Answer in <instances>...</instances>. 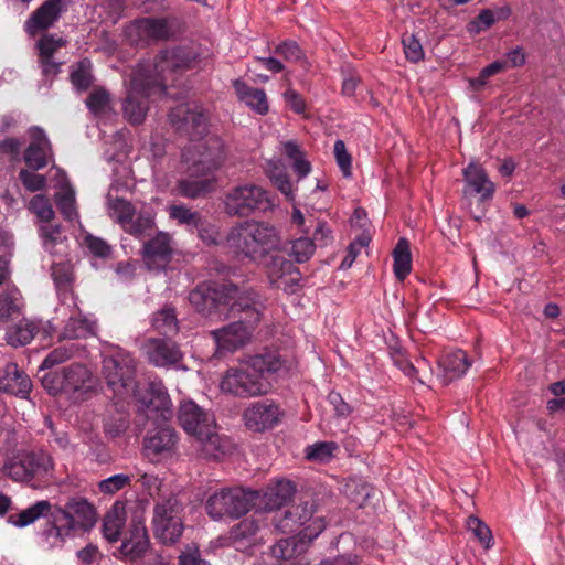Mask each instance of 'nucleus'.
I'll use <instances>...</instances> for the list:
<instances>
[{
    "label": "nucleus",
    "mask_w": 565,
    "mask_h": 565,
    "mask_svg": "<svg viewBox=\"0 0 565 565\" xmlns=\"http://www.w3.org/2000/svg\"><path fill=\"white\" fill-rule=\"evenodd\" d=\"M286 361L276 351L248 356L236 367L228 369L221 381V390L241 398L265 395L270 391L266 374L281 370Z\"/></svg>",
    "instance_id": "nucleus-1"
},
{
    "label": "nucleus",
    "mask_w": 565,
    "mask_h": 565,
    "mask_svg": "<svg viewBox=\"0 0 565 565\" xmlns=\"http://www.w3.org/2000/svg\"><path fill=\"white\" fill-rule=\"evenodd\" d=\"M225 246L236 258L258 263L281 250V238L273 225L245 221L230 228Z\"/></svg>",
    "instance_id": "nucleus-2"
},
{
    "label": "nucleus",
    "mask_w": 565,
    "mask_h": 565,
    "mask_svg": "<svg viewBox=\"0 0 565 565\" xmlns=\"http://www.w3.org/2000/svg\"><path fill=\"white\" fill-rule=\"evenodd\" d=\"M263 305L256 292H247L238 298L228 308V312L221 319H235L223 328L211 331L220 350L234 352L244 347L250 339L252 331L262 319Z\"/></svg>",
    "instance_id": "nucleus-3"
},
{
    "label": "nucleus",
    "mask_w": 565,
    "mask_h": 565,
    "mask_svg": "<svg viewBox=\"0 0 565 565\" xmlns=\"http://www.w3.org/2000/svg\"><path fill=\"white\" fill-rule=\"evenodd\" d=\"M178 420L182 428L194 436L198 451L205 459H216L225 452L221 436L215 431V419L193 401H184L178 411Z\"/></svg>",
    "instance_id": "nucleus-4"
},
{
    "label": "nucleus",
    "mask_w": 565,
    "mask_h": 565,
    "mask_svg": "<svg viewBox=\"0 0 565 565\" xmlns=\"http://www.w3.org/2000/svg\"><path fill=\"white\" fill-rule=\"evenodd\" d=\"M253 290H241L232 282L203 281L189 294V301L194 310L206 318L221 319L238 298Z\"/></svg>",
    "instance_id": "nucleus-5"
},
{
    "label": "nucleus",
    "mask_w": 565,
    "mask_h": 565,
    "mask_svg": "<svg viewBox=\"0 0 565 565\" xmlns=\"http://www.w3.org/2000/svg\"><path fill=\"white\" fill-rule=\"evenodd\" d=\"M151 77V67L137 65L131 74L127 96L122 102L124 117L131 125L143 122L149 109V98L162 95L161 82H148Z\"/></svg>",
    "instance_id": "nucleus-6"
},
{
    "label": "nucleus",
    "mask_w": 565,
    "mask_h": 565,
    "mask_svg": "<svg viewBox=\"0 0 565 565\" xmlns=\"http://www.w3.org/2000/svg\"><path fill=\"white\" fill-rule=\"evenodd\" d=\"M223 212L230 217H249L273 209L269 193L254 183H242L230 188L222 198Z\"/></svg>",
    "instance_id": "nucleus-7"
},
{
    "label": "nucleus",
    "mask_w": 565,
    "mask_h": 565,
    "mask_svg": "<svg viewBox=\"0 0 565 565\" xmlns=\"http://www.w3.org/2000/svg\"><path fill=\"white\" fill-rule=\"evenodd\" d=\"M97 521V513L92 503L83 497H72L64 507L54 505L51 512L52 527L49 535L64 541V536L76 527L90 530Z\"/></svg>",
    "instance_id": "nucleus-8"
},
{
    "label": "nucleus",
    "mask_w": 565,
    "mask_h": 565,
    "mask_svg": "<svg viewBox=\"0 0 565 565\" xmlns=\"http://www.w3.org/2000/svg\"><path fill=\"white\" fill-rule=\"evenodd\" d=\"M258 499V491L243 488L222 489L207 499L206 511L214 520H220L224 516L238 519L257 505Z\"/></svg>",
    "instance_id": "nucleus-9"
},
{
    "label": "nucleus",
    "mask_w": 565,
    "mask_h": 565,
    "mask_svg": "<svg viewBox=\"0 0 565 565\" xmlns=\"http://www.w3.org/2000/svg\"><path fill=\"white\" fill-rule=\"evenodd\" d=\"M226 160L225 143L218 136H210L182 151V162L191 164L193 173L213 175Z\"/></svg>",
    "instance_id": "nucleus-10"
},
{
    "label": "nucleus",
    "mask_w": 565,
    "mask_h": 565,
    "mask_svg": "<svg viewBox=\"0 0 565 565\" xmlns=\"http://www.w3.org/2000/svg\"><path fill=\"white\" fill-rule=\"evenodd\" d=\"M195 55L188 49L173 47L161 50L154 57L153 64L139 63L151 67V77L148 82H161L162 95L167 93L168 84H173L179 74L192 67Z\"/></svg>",
    "instance_id": "nucleus-11"
},
{
    "label": "nucleus",
    "mask_w": 565,
    "mask_h": 565,
    "mask_svg": "<svg viewBox=\"0 0 565 565\" xmlns=\"http://www.w3.org/2000/svg\"><path fill=\"white\" fill-rule=\"evenodd\" d=\"M102 364V373L114 393L120 394L130 386L136 373V361L129 352L118 349L105 354Z\"/></svg>",
    "instance_id": "nucleus-12"
},
{
    "label": "nucleus",
    "mask_w": 565,
    "mask_h": 565,
    "mask_svg": "<svg viewBox=\"0 0 565 565\" xmlns=\"http://www.w3.org/2000/svg\"><path fill=\"white\" fill-rule=\"evenodd\" d=\"M169 121L177 131L194 139L207 131L209 116L200 104L191 102L173 107Z\"/></svg>",
    "instance_id": "nucleus-13"
},
{
    "label": "nucleus",
    "mask_w": 565,
    "mask_h": 565,
    "mask_svg": "<svg viewBox=\"0 0 565 565\" xmlns=\"http://www.w3.org/2000/svg\"><path fill=\"white\" fill-rule=\"evenodd\" d=\"M52 468V459L46 452H30L4 465V472L14 481L26 482L43 477Z\"/></svg>",
    "instance_id": "nucleus-14"
},
{
    "label": "nucleus",
    "mask_w": 565,
    "mask_h": 565,
    "mask_svg": "<svg viewBox=\"0 0 565 565\" xmlns=\"http://www.w3.org/2000/svg\"><path fill=\"white\" fill-rule=\"evenodd\" d=\"M264 262L265 274L273 287L289 291L300 279V273L295 264L284 255L269 254Z\"/></svg>",
    "instance_id": "nucleus-15"
},
{
    "label": "nucleus",
    "mask_w": 565,
    "mask_h": 565,
    "mask_svg": "<svg viewBox=\"0 0 565 565\" xmlns=\"http://www.w3.org/2000/svg\"><path fill=\"white\" fill-rule=\"evenodd\" d=\"M66 10V0H45L24 22V31L32 38L46 32Z\"/></svg>",
    "instance_id": "nucleus-16"
},
{
    "label": "nucleus",
    "mask_w": 565,
    "mask_h": 565,
    "mask_svg": "<svg viewBox=\"0 0 565 565\" xmlns=\"http://www.w3.org/2000/svg\"><path fill=\"white\" fill-rule=\"evenodd\" d=\"M143 349L148 361L157 367H171L179 364L183 353L179 344L170 338H150Z\"/></svg>",
    "instance_id": "nucleus-17"
},
{
    "label": "nucleus",
    "mask_w": 565,
    "mask_h": 565,
    "mask_svg": "<svg viewBox=\"0 0 565 565\" xmlns=\"http://www.w3.org/2000/svg\"><path fill=\"white\" fill-rule=\"evenodd\" d=\"M284 413L275 403L256 402L244 411L243 418L247 428L264 431L276 426Z\"/></svg>",
    "instance_id": "nucleus-18"
},
{
    "label": "nucleus",
    "mask_w": 565,
    "mask_h": 565,
    "mask_svg": "<svg viewBox=\"0 0 565 565\" xmlns=\"http://www.w3.org/2000/svg\"><path fill=\"white\" fill-rule=\"evenodd\" d=\"M30 376L15 362L0 367V392L26 399L32 391Z\"/></svg>",
    "instance_id": "nucleus-19"
},
{
    "label": "nucleus",
    "mask_w": 565,
    "mask_h": 565,
    "mask_svg": "<svg viewBox=\"0 0 565 565\" xmlns=\"http://www.w3.org/2000/svg\"><path fill=\"white\" fill-rule=\"evenodd\" d=\"M185 177L180 178L177 181L178 194L196 200L205 198L216 189V178L214 175H204L203 173H193L191 171V164H186Z\"/></svg>",
    "instance_id": "nucleus-20"
},
{
    "label": "nucleus",
    "mask_w": 565,
    "mask_h": 565,
    "mask_svg": "<svg viewBox=\"0 0 565 565\" xmlns=\"http://www.w3.org/2000/svg\"><path fill=\"white\" fill-rule=\"evenodd\" d=\"M313 512V505L309 502L292 505L285 510L282 514H276L274 516L273 523L275 530L286 534L302 532L300 527L311 521ZM308 529L309 526L306 527L303 532L307 533Z\"/></svg>",
    "instance_id": "nucleus-21"
},
{
    "label": "nucleus",
    "mask_w": 565,
    "mask_h": 565,
    "mask_svg": "<svg viewBox=\"0 0 565 565\" xmlns=\"http://www.w3.org/2000/svg\"><path fill=\"white\" fill-rule=\"evenodd\" d=\"M31 142L23 153V160L29 169L33 171L41 170L49 164L52 156V147L44 130L40 127L30 129Z\"/></svg>",
    "instance_id": "nucleus-22"
},
{
    "label": "nucleus",
    "mask_w": 565,
    "mask_h": 565,
    "mask_svg": "<svg viewBox=\"0 0 565 565\" xmlns=\"http://www.w3.org/2000/svg\"><path fill=\"white\" fill-rule=\"evenodd\" d=\"M64 392L77 394L84 397L96 387V379L93 373L79 363H73L64 367Z\"/></svg>",
    "instance_id": "nucleus-23"
},
{
    "label": "nucleus",
    "mask_w": 565,
    "mask_h": 565,
    "mask_svg": "<svg viewBox=\"0 0 565 565\" xmlns=\"http://www.w3.org/2000/svg\"><path fill=\"white\" fill-rule=\"evenodd\" d=\"M150 542L143 520L134 516L129 524L128 537L120 546V552L130 559L141 557L149 548Z\"/></svg>",
    "instance_id": "nucleus-24"
},
{
    "label": "nucleus",
    "mask_w": 565,
    "mask_h": 565,
    "mask_svg": "<svg viewBox=\"0 0 565 565\" xmlns=\"http://www.w3.org/2000/svg\"><path fill=\"white\" fill-rule=\"evenodd\" d=\"M135 34L138 41H164L171 35L168 20L164 18H142L136 20L129 29V35Z\"/></svg>",
    "instance_id": "nucleus-25"
},
{
    "label": "nucleus",
    "mask_w": 565,
    "mask_h": 565,
    "mask_svg": "<svg viewBox=\"0 0 565 565\" xmlns=\"http://www.w3.org/2000/svg\"><path fill=\"white\" fill-rule=\"evenodd\" d=\"M135 396L148 418L151 417V413H157L163 418L171 415V401L168 393L154 384H150L143 393L136 391Z\"/></svg>",
    "instance_id": "nucleus-26"
},
{
    "label": "nucleus",
    "mask_w": 565,
    "mask_h": 565,
    "mask_svg": "<svg viewBox=\"0 0 565 565\" xmlns=\"http://www.w3.org/2000/svg\"><path fill=\"white\" fill-rule=\"evenodd\" d=\"M317 535L318 532L315 534L299 532L297 535L280 539L276 542V544L271 546V555L277 559L290 561L305 553L309 546V543Z\"/></svg>",
    "instance_id": "nucleus-27"
},
{
    "label": "nucleus",
    "mask_w": 565,
    "mask_h": 565,
    "mask_svg": "<svg viewBox=\"0 0 565 565\" xmlns=\"http://www.w3.org/2000/svg\"><path fill=\"white\" fill-rule=\"evenodd\" d=\"M463 177L467 185L470 188V192L468 193H479L481 201L490 200L494 193V184L491 182L484 171L480 166L470 163L463 170Z\"/></svg>",
    "instance_id": "nucleus-28"
},
{
    "label": "nucleus",
    "mask_w": 565,
    "mask_h": 565,
    "mask_svg": "<svg viewBox=\"0 0 565 565\" xmlns=\"http://www.w3.org/2000/svg\"><path fill=\"white\" fill-rule=\"evenodd\" d=\"M294 493L295 488L290 481H279L259 493L257 504L259 503L265 510H278L291 499Z\"/></svg>",
    "instance_id": "nucleus-29"
},
{
    "label": "nucleus",
    "mask_w": 565,
    "mask_h": 565,
    "mask_svg": "<svg viewBox=\"0 0 565 565\" xmlns=\"http://www.w3.org/2000/svg\"><path fill=\"white\" fill-rule=\"evenodd\" d=\"M126 519L125 504L120 501L115 502L103 521V533L108 542L115 543L119 540Z\"/></svg>",
    "instance_id": "nucleus-30"
},
{
    "label": "nucleus",
    "mask_w": 565,
    "mask_h": 565,
    "mask_svg": "<svg viewBox=\"0 0 565 565\" xmlns=\"http://www.w3.org/2000/svg\"><path fill=\"white\" fill-rule=\"evenodd\" d=\"M233 87L239 100L260 115L268 111V103L264 89L253 88L241 79L233 82Z\"/></svg>",
    "instance_id": "nucleus-31"
},
{
    "label": "nucleus",
    "mask_w": 565,
    "mask_h": 565,
    "mask_svg": "<svg viewBox=\"0 0 565 565\" xmlns=\"http://www.w3.org/2000/svg\"><path fill=\"white\" fill-rule=\"evenodd\" d=\"M178 441L174 429L164 427L159 429L154 435L146 437L143 440L145 449L149 455L159 456L171 452Z\"/></svg>",
    "instance_id": "nucleus-32"
},
{
    "label": "nucleus",
    "mask_w": 565,
    "mask_h": 565,
    "mask_svg": "<svg viewBox=\"0 0 565 565\" xmlns=\"http://www.w3.org/2000/svg\"><path fill=\"white\" fill-rule=\"evenodd\" d=\"M440 366L444 369L445 377L450 382L465 375L471 366V361L465 351L456 350L443 358Z\"/></svg>",
    "instance_id": "nucleus-33"
},
{
    "label": "nucleus",
    "mask_w": 565,
    "mask_h": 565,
    "mask_svg": "<svg viewBox=\"0 0 565 565\" xmlns=\"http://www.w3.org/2000/svg\"><path fill=\"white\" fill-rule=\"evenodd\" d=\"M38 331L39 327L35 322L22 319L7 330L6 339L13 348L24 347L34 339Z\"/></svg>",
    "instance_id": "nucleus-34"
},
{
    "label": "nucleus",
    "mask_w": 565,
    "mask_h": 565,
    "mask_svg": "<svg viewBox=\"0 0 565 565\" xmlns=\"http://www.w3.org/2000/svg\"><path fill=\"white\" fill-rule=\"evenodd\" d=\"M151 322L156 331L168 338L175 335L180 330L177 311L172 305H164L156 311Z\"/></svg>",
    "instance_id": "nucleus-35"
},
{
    "label": "nucleus",
    "mask_w": 565,
    "mask_h": 565,
    "mask_svg": "<svg viewBox=\"0 0 565 565\" xmlns=\"http://www.w3.org/2000/svg\"><path fill=\"white\" fill-rule=\"evenodd\" d=\"M328 231L324 230V226L319 224L315 230L313 239L308 237H300L295 239L291 243V248L289 254L295 257L297 263L307 262L315 252L316 245L315 241H322L327 237Z\"/></svg>",
    "instance_id": "nucleus-36"
},
{
    "label": "nucleus",
    "mask_w": 565,
    "mask_h": 565,
    "mask_svg": "<svg viewBox=\"0 0 565 565\" xmlns=\"http://www.w3.org/2000/svg\"><path fill=\"white\" fill-rule=\"evenodd\" d=\"M153 534L157 540L163 544L175 543L183 533V523L181 518L163 519L162 523L152 520Z\"/></svg>",
    "instance_id": "nucleus-37"
},
{
    "label": "nucleus",
    "mask_w": 565,
    "mask_h": 565,
    "mask_svg": "<svg viewBox=\"0 0 565 565\" xmlns=\"http://www.w3.org/2000/svg\"><path fill=\"white\" fill-rule=\"evenodd\" d=\"M85 351V347L74 342H67L54 348L43 360L40 372L52 369L55 365L66 362L67 360L78 356Z\"/></svg>",
    "instance_id": "nucleus-38"
},
{
    "label": "nucleus",
    "mask_w": 565,
    "mask_h": 565,
    "mask_svg": "<svg viewBox=\"0 0 565 565\" xmlns=\"http://www.w3.org/2000/svg\"><path fill=\"white\" fill-rule=\"evenodd\" d=\"M96 323L86 317H71L64 326L60 338L67 340L86 339L95 334Z\"/></svg>",
    "instance_id": "nucleus-39"
},
{
    "label": "nucleus",
    "mask_w": 565,
    "mask_h": 565,
    "mask_svg": "<svg viewBox=\"0 0 565 565\" xmlns=\"http://www.w3.org/2000/svg\"><path fill=\"white\" fill-rule=\"evenodd\" d=\"M394 274L395 277L403 281L412 269V256L409 244L406 238H399L393 249Z\"/></svg>",
    "instance_id": "nucleus-40"
},
{
    "label": "nucleus",
    "mask_w": 565,
    "mask_h": 565,
    "mask_svg": "<svg viewBox=\"0 0 565 565\" xmlns=\"http://www.w3.org/2000/svg\"><path fill=\"white\" fill-rule=\"evenodd\" d=\"M379 492L367 482H362L355 489V505L362 509L366 519L375 516Z\"/></svg>",
    "instance_id": "nucleus-41"
},
{
    "label": "nucleus",
    "mask_w": 565,
    "mask_h": 565,
    "mask_svg": "<svg viewBox=\"0 0 565 565\" xmlns=\"http://www.w3.org/2000/svg\"><path fill=\"white\" fill-rule=\"evenodd\" d=\"M170 236L167 233L160 232L153 238L149 239L143 245V255L147 258L167 260L172 254L170 245Z\"/></svg>",
    "instance_id": "nucleus-42"
},
{
    "label": "nucleus",
    "mask_w": 565,
    "mask_h": 565,
    "mask_svg": "<svg viewBox=\"0 0 565 565\" xmlns=\"http://www.w3.org/2000/svg\"><path fill=\"white\" fill-rule=\"evenodd\" d=\"M22 308L21 294L17 288L0 292V320L8 321L20 315Z\"/></svg>",
    "instance_id": "nucleus-43"
},
{
    "label": "nucleus",
    "mask_w": 565,
    "mask_h": 565,
    "mask_svg": "<svg viewBox=\"0 0 565 565\" xmlns=\"http://www.w3.org/2000/svg\"><path fill=\"white\" fill-rule=\"evenodd\" d=\"M51 276L60 292H73L74 267L71 262L54 263L51 266Z\"/></svg>",
    "instance_id": "nucleus-44"
},
{
    "label": "nucleus",
    "mask_w": 565,
    "mask_h": 565,
    "mask_svg": "<svg viewBox=\"0 0 565 565\" xmlns=\"http://www.w3.org/2000/svg\"><path fill=\"white\" fill-rule=\"evenodd\" d=\"M54 507L46 501H38L33 505L29 507L25 510H22L18 515L17 520L13 522L17 526L23 527L32 524L41 516H49L51 519V512H53Z\"/></svg>",
    "instance_id": "nucleus-45"
},
{
    "label": "nucleus",
    "mask_w": 565,
    "mask_h": 565,
    "mask_svg": "<svg viewBox=\"0 0 565 565\" xmlns=\"http://www.w3.org/2000/svg\"><path fill=\"white\" fill-rule=\"evenodd\" d=\"M182 505L177 495L170 494L167 498L159 499L153 509V519L162 523L163 519L181 518Z\"/></svg>",
    "instance_id": "nucleus-46"
},
{
    "label": "nucleus",
    "mask_w": 565,
    "mask_h": 565,
    "mask_svg": "<svg viewBox=\"0 0 565 565\" xmlns=\"http://www.w3.org/2000/svg\"><path fill=\"white\" fill-rule=\"evenodd\" d=\"M338 445L334 441H317L305 450V458L312 462L327 463L334 457Z\"/></svg>",
    "instance_id": "nucleus-47"
},
{
    "label": "nucleus",
    "mask_w": 565,
    "mask_h": 565,
    "mask_svg": "<svg viewBox=\"0 0 565 565\" xmlns=\"http://www.w3.org/2000/svg\"><path fill=\"white\" fill-rule=\"evenodd\" d=\"M67 41L53 33H43L36 41L38 58H54V54L65 47Z\"/></svg>",
    "instance_id": "nucleus-48"
},
{
    "label": "nucleus",
    "mask_w": 565,
    "mask_h": 565,
    "mask_svg": "<svg viewBox=\"0 0 565 565\" xmlns=\"http://www.w3.org/2000/svg\"><path fill=\"white\" fill-rule=\"evenodd\" d=\"M156 227L154 216L150 212H140L126 225L125 231L138 238L150 236Z\"/></svg>",
    "instance_id": "nucleus-49"
},
{
    "label": "nucleus",
    "mask_w": 565,
    "mask_h": 565,
    "mask_svg": "<svg viewBox=\"0 0 565 565\" xmlns=\"http://www.w3.org/2000/svg\"><path fill=\"white\" fill-rule=\"evenodd\" d=\"M170 218L177 221L180 225H185L190 228L200 227L204 220L200 212L192 211L184 204H173L169 207Z\"/></svg>",
    "instance_id": "nucleus-50"
},
{
    "label": "nucleus",
    "mask_w": 565,
    "mask_h": 565,
    "mask_svg": "<svg viewBox=\"0 0 565 565\" xmlns=\"http://www.w3.org/2000/svg\"><path fill=\"white\" fill-rule=\"evenodd\" d=\"M70 79L72 85L81 92L87 90L93 84L90 72V62L87 58L81 60L71 72Z\"/></svg>",
    "instance_id": "nucleus-51"
},
{
    "label": "nucleus",
    "mask_w": 565,
    "mask_h": 565,
    "mask_svg": "<svg viewBox=\"0 0 565 565\" xmlns=\"http://www.w3.org/2000/svg\"><path fill=\"white\" fill-rule=\"evenodd\" d=\"M373 236V226L361 207H355V244L362 247L369 246Z\"/></svg>",
    "instance_id": "nucleus-52"
},
{
    "label": "nucleus",
    "mask_w": 565,
    "mask_h": 565,
    "mask_svg": "<svg viewBox=\"0 0 565 565\" xmlns=\"http://www.w3.org/2000/svg\"><path fill=\"white\" fill-rule=\"evenodd\" d=\"M129 426L127 413L116 411L114 415H107L104 419V430L110 438H116L124 434Z\"/></svg>",
    "instance_id": "nucleus-53"
},
{
    "label": "nucleus",
    "mask_w": 565,
    "mask_h": 565,
    "mask_svg": "<svg viewBox=\"0 0 565 565\" xmlns=\"http://www.w3.org/2000/svg\"><path fill=\"white\" fill-rule=\"evenodd\" d=\"M110 209L116 222L120 224L124 230L136 215L134 205L125 199L116 198L110 202Z\"/></svg>",
    "instance_id": "nucleus-54"
},
{
    "label": "nucleus",
    "mask_w": 565,
    "mask_h": 565,
    "mask_svg": "<svg viewBox=\"0 0 565 565\" xmlns=\"http://www.w3.org/2000/svg\"><path fill=\"white\" fill-rule=\"evenodd\" d=\"M275 53L282 55L288 62L299 63L305 70L309 66L303 52L294 41L281 42L276 46Z\"/></svg>",
    "instance_id": "nucleus-55"
},
{
    "label": "nucleus",
    "mask_w": 565,
    "mask_h": 565,
    "mask_svg": "<svg viewBox=\"0 0 565 565\" xmlns=\"http://www.w3.org/2000/svg\"><path fill=\"white\" fill-rule=\"evenodd\" d=\"M467 529L473 533L475 537L486 547L490 548L493 543V536L490 527L475 515L467 519Z\"/></svg>",
    "instance_id": "nucleus-56"
},
{
    "label": "nucleus",
    "mask_w": 565,
    "mask_h": 565,
    "mask_svg": "<svg viewBox=\"0 0 565 565\" xmlns=\"http://www.w3.org/2000/svg\"><path fill=\"white\" fill-rule=\"evenodd\" d=\"M29 210L43 223H50L54 217L49 199L42 194H36L31 199Z\"/></svg>",
    "instance_id": "nucleus-57"
},
{
    "label": "nucleus",
    "mask_w": 565,
    "mask_h": 565,
    "mask_svg": "<svg viewBox=\"0 0 565 565\" xmlns=\"http://www.w3.org/2000/svg\"><path fill=\"white\" fill-rule=\"evenodd\" d=\"M55 203L63 216L73 221L77 216L74 191L68 188L55 195Z\"/></svg>",
    "instance_id": "nucleus-58"
},
{
    "label": "nucleus",
    "mask_w": 565,
    "mask_h": 565,
    "mask_svg": "<svg viewBox=\"0 0 565 565\" xmlns=\"http://www.w3.org/2000/svg\"><path fill=\"white\" fill-rule=\"evenodd\" d=\"M132 476L118 473L114 475L107 479L102 480L98 483V489L102 493L105 494H114L117 491L124 489L126 486L130 483Z\"/></svg>",
    "instance_id": "nucleus-59"
},
{
    "label": "nucleus",
    "mask_w": 565,
    "mask_h": 565,
    "mask_svg": "<svg viewBox=\"0 0 565 565\" xmlns=\"http://www.w3.org/2000/svg\"><path fill=\"white\" fill-rule=\"evenodd\" d=\"M110 97L105 88L98 87L94 89L86 99L88 109L95 115L102 114L108 107Z\"/></svg>",
    "instance_id": "nucleus-60"
},
{
    "label": "nucleus",
    "mask_w": 565,
    "mask_h": 565,
    "mask_svg": "<svg viewBox=\"0 0 565 565\" xmlns=\"http://www.w3.org/2000/svg\"><path fill=\"white\" fill-rule=\"evenodd\" d=\"M19 180L30 192L41 191L46 185L45 175L35 173L33 170L30 171L28 169H21L19 171Z\"/></svg>",
    "instance_id": "nucleus-61"
},
{
    "label": "nucleus",
    "mask_w": 565,
    "mask_h": 565,
    "mask_svg": "<svg viewBox=\"0 0 565 565\" xmlns=\"http://www.w3.org/2000/svg\"><path fill=\"white\" fill-rule=\"evenodd\" d=\"M495 22L494 13L490 9H482L479 14L468 23L467 30L471 34H478L493 25Z\"/></svg>",
    "instance_id": "nucleus-62"
},
{
    "label": "nucleus",
    "mask_w": 565,
    "mask_h": 565,
    "mask_svg": "<svg viewBox=\"0 0 565 565\" xmlns=\"http://www.w3.org/2000/svg\"><path fill=\"white\" fill-rule=\"evenodd\" d=\"M257 531L258 526L254 521L243 520L231 529L230 540L233 543H238L255 535Z\"/></svg>",
    "instance_id": "nucleus-63"
},
{
    "label": "nucleus",
    "mask_w": 565,
    "mask_h": 565,
    "mask_svg": "<svg viewBox=\"0 0 565 565\" xmlns=\"http://www.w3.org/2000/svg\"><path fill=\"white\" fill-rule=\"evenodd\" d=\"M85 245L88 250L99 258H108L111 255V246L103 238L88 234L85 237Z\"/></svg>",
    "instance_id": "nucleus-64"
}]
</instances>
